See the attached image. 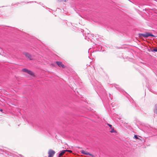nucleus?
I'll use <instances>...</instances> for the list:
<instances>
[{
  "instance_id": "obj_1",
  "label": "nucleus",
  "mask_w": 157,
  "mask_h": 157,
  "mask_svg": "<svg viewBox=\"0 0 157 157\" xmlns=\"http://www.w3.org/2000/svg\"><path fill=\"white\" fill-rule=\"evenodd\" d=\"M1 152H2V154L6 157H10V156L13 157H16V156L18 157V155L20 156L21 157H22V156L21 155H17L14 153L11 152L0 148V153Z\"/></svg>"
},
{
  "instance_id": "obj_2",
  "label": "nucleus",
  "mask_w": 157,
  "mask_h": 157,
  "mask_svg": "<svg viewBox=\"0 0 157 157\" xmlns=\"http://www.w3.org/2000/svg\"><path fill=\"white\" fill-rule=\"evenodd\" d=\"M139 37L140 38L143 37L146 38H147L149 36L155 37V36L152 33H139L138 34Z\"/></svg>"
},
{
  "instance_id": "obj_3",
  "label": "nucleus",
  "mask_w": 157,
  "mask_h": 157,
  "mask_svg": "<svg viewBox=\"0 0 157 157\" xmlns=\"http://www.w3.org/2000/svg\"><path fill=\"white\" fill-rule=\"evenodd\" d=\"M22 71L24 72L27 73L29 75H30L32 76H33L34 75V74L31 70H29L26 68H25L22 69Z\"/></svg>"
},
{
  "instance_id": "obj_4",
  "label": "nucleus",
  "mask_w": 157,
  "mask_h": 157,
  "mask_svg": "<svg viewBox=\"0 0 157 157\" xmlns=\"http://www.w3.org/2000/svg\"><path fill=\"white\" fill-rule=\"evenodd\" d=\"M55 153L56 152L54 151L51 149H49L48 152V157H53Z\"/></svg>"
},
{
  "instance_id": "obj_5",
  "label": "nucleus",
  "mask_w": 157,
  "mask_h": 157,
  "mask_svg": "<svg viewBox=\"0 0 157 157\" xmlns=\"http://www.w3.org/2000/svg\"><path fill=\"white\" fill-rule=\"evenodd\" d=\"M71 151V150H63L60 151L58 155V157H60L62 156L63 155L65 152L66 151Z\"/></svg>"
},
{
  "instance_id": "obj_6",
  "label": "nucleus",
  "mask_w": 157,
  "mask_h": 157,
  "mask_svg": "<svg viewBox=\"0 0 157 157\" xmlns=\"http://www.w3.org/2000/svg\"><path fill=\"white\" fill-rule=\"evenodd\" d=\"M56 63L60 67H62V68H65V66L60 61H56Z\"/></svg>"
},
{
  "instance_id": "obj_7",
  "label": "nucleus",
  "mask_w": 157,
  "mask_h": 157,
  "mask_svg": "<svg viewBox=\"0 0 157 157\" xmlns=\"http://www.w3.org/2000/svg\"><path fill=\"white\" fill-rule=\"evenodd\" d=\"M24 54L26 57L29 58L30 60H31L33 59L32 58V56L29 53L27 52H25L24 53Z\"/></svg>"
},
{
  "instance_id": "obj_8",
  "label": "nucleus",
  "mask_w": 157,
  "mask_h": 157,
  "mask_svg": "<svg viewBox=\"0 0 157 157\" xmlns=\"http://www.w3.org/2000/svg\"><path fill=\"white\" fill-rule=\"evenodd\" d=\"M98 83V85H96L95 86L96 87L98 88V91H100V90H101V89H102L101 88V85H99V83L98 82L96 81Z\"/></svg>"
},
{
  "instance_id": "obj_9",
  "label": "nucleus",
  "mask_w": 157,
  "mask_h": 157,
  "mask_svg": "<svg viewBox=\"0 0 157 157\" xmlns=\"http://www.w3.org/2000/svg\"><path fill=\"white\" fill-rule=\"evenodd\" d=\"M114 86L117 89V90H119L120 91H122V89H121L119 86L115 84L114 85Z\"/></svg>"
},
{
  "instance_id": "obj_10",
  "label": "nucleus",
  "mask_w": 157,
  "mask_h": 157,
  "mask_svg": "<svg viewBox=\"0 0 157 157\" xmlns=\"http://www.w3.org/2000/svg\"><path fill=\"white\" fill-rule=\"evenodd\" d=\"M154 112L155 113L157 114V104L155 105V108L154 109Z\"/></svg>"
},
{
  "instance_id": "obj_11",
  "label": "nucleus",
  "mask_w": 157,
  "mask_h": 157,
  "mask_svg": "<svg viewBox=\"0 0 157 157\" xmlns=\"http://www.w3.org/2000/svg\"><path fill=\"white\" fill-rule=\"evenodd\" d=\"M139 136L137 135H135L134 136V138L136 139V140H140V139L139 138Z\"/></svg>"
},
{
  "instance_id": "obj_12",
  "label": "nucleus",
  "mask_w": 157,
  "mask_h": 157,
  "mask_svg": "<svg viewBox=\"0 0 157 157\" xmlns=\"http://www.w3.org/2000/svg\"><path fill=\"white\" fill-rule=\"evenodd\" d=\"M111 130L110 131V132L111 133H114V132H116V131L113 128H111Z\"/></svg>"
},
{
  "instance_id": "obj_13",
  "label": "nucleus",
  "mask_w": 157,
  "mask_h": 157,
  "mask_svg": "<svg viewBox=\"0 0 157 157\" xmlns=\"http://www.w3.org/2000/svg\"><path fill=\"white\" fill-rule=\"evenodd\" d=\"M86 155H89L90 156H93V155L92 154H90V153H89V152H86Z\"/></svg>"
},
{
  "instance_id": "obj_14",
  "label": "nucleus",
  "mask_w": 157,
  "mask_h": 157,
  "mask_svg": "<svg viewBox=\"0 0 157 157\" xmlns=\"http://www.w3.org/2000/svg\"><path fill=\"white\" fill-rule=\"evenodd\" d=\"M152 52H157V48H155L153 49L152 50Z\"/></svg>"
},
{
  "instance_id": "obj_15",
  "label": "nucleus",
  "mask_w": 157,
  "mask_h": 157,
  "mask_svg": "<svg viewBox=\"0 0 157 157\" xmlns=\"http://www.w3.org/2000/svg\"><path fill=\"white\" fill-rule=\"evenodd\" d=\"M81 152V153L82 154H84V155L86 154V152L84 150H82Z\"/></svg>"
},
{
  "instance_id": "obj_16",
  "label": "nucleus",
  "mask_w": 157,
  "mask_h": 157,
  "mask_svg": "<svg viewBox=\"0 0 157 157\" xmlns=\"http://www.w3.org/2000/svg\"><path fill=\"white\" fill-rule=\"evenodd\" d=\"M68 0H58V1L59 2L64 1L65 2H66Z\"/></svg>"
},
{
  "instance_id": "obj_17",
  "label": "nucleus",
  "mask_w": 157,
  "mask_h": 157,
  "mask_svg": "<svg viewBox=\"0 0 157 157\" xmlns=\"http://www.w3.org/2000/svg\"><path fill=\"white\" fill-rule=\"evenodd\" d=\"M107 124L110 128H112V125L110 124Z\"/></svg>"
},
{
  "instance_id": "obj_18",
  "label": "nucleus",
  "mask_w": 157,
  "mask_h": 157,
  "mask_svg": "<svg viewBox=\"0 0 157 157\" xmlns=\"http://www.w3.org/2000/svg\"><path fill=\"white\" fill-rule=\"evenodd\" d=\"M0 111L2 112L3 111V110L2 109H0Z\"/></svg>"
},
{
  "instance_id": "obj_19",
  "label": "nucleus",
  "mask_w": 157,
  "mask_h": 157,
  "mask_svg": "<svg viewBox=\"0 0 157 157\" xmlns=\"http://www.w3.org/2000/svg\"><path fill=\"white\" fill-rule=\"evenodd\" d=\"M87 38L89 39L88 37ZM85 39H87V36H86V37H85Z\"/></svg>"
},
{
  "instance_id": "obj_20",
  "label": "nucleus",
  "mask_w": 157,
  "mask_h": 157,
  "mask_svg": "<svg viewBox=\"0 0 157 157\" xmlns=\"http://www.w3.org/2000/svg\"><path fill=\"white\" fill-rule=\"evenodd\" d=\"M28 2L27 3H29V2Z\"/></svg>"
}]
</instances>
